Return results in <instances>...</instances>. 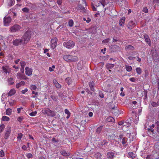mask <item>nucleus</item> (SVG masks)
Wrapping results in <instances>:
<instances>
[{
  "mask_svg": "<svg viewBox=\"0 0 159 159\" xmlns=\"http://www.w3.org/2000/svg\"><path fill=\"white\" fill-rule=\"evenodd\" d=\"M64 60L66 61H77L78 58L77 57L71 56L69 55H66L63 56Z\"/></svg>",
  "mask_w": 159,
  "mask_h": 159,
  "instance_id": "1",
  "label": "nucleus"
},
{
  "mask_svg": "<svg viewBox=\"0 0 159 159\" xmlns=\"http://www.w3.org/2000/svg\"><path fill=\"white\" fill-rule=\"evenodd\" d=\"M30 33L28 32H26L23 35L21 39L23 40V44H26L30 40Z\"/></svg>",
  "mask_w": 159,
  "mask_h": 159,
  "instance_id": "2",
  "label": "nucleus"
},
{
  "mask_svg": "<svg viewBox=\"0 0 159 159\" xmlns=\"http://www.w3.org/2000/svg\"><path fill=\"white\" fill-rule=\"evenodd\" d=\"M63 45L68 49H71L75 45V43L71 40H69L67 42H64Z\"/></svg>",
  "mask_w": 159,
  "mask_h": 159,
  "instance_id": "3",
  "label": "nucleus"
},
{
  "mask_svg": "<svg viewBox=\"0 0 159 159\" xmlns=\"http://www.w3.org/2000/svg\"><path fill=\"white\" fill-rule=\"evenodd\" d=\"M94 3L95 5L97 7L100 6L102 5L103 7H104L108 3L106 2L105 0H99L97 2H94Z\"/></svg>",
  "mask_w": 159,
  "mask_h": 159,
  "instance_id": "4",
  "label": "nucleus"
},
{
  "mask_svg": "<svg viewBox=\"0 0 159 159\" xmlns=\"http://www.w3.org/2000/svg\"><path fill=\"white\" fill-rule=\"evenodd\" d=\"M43 113L49 116H54L55 115L54 112L50 110L48 108L44 109Z\"/></svg>",
  "mask_w": 159,
  "mask_h": 159,
  "instance_id": "5",
  "label": "nucleus"
},
{
  "mask_svg": "<svg viewBox=\"0 0 159 159\" xmlns=\"http://www.w3.org/2000/svg\"><path fill=\"white\" fill-rule=\"evenodd\" d=\"M57 39L56 38H53L51 39V47L52 49H54L57 44Z\"/></svg>",
  "mask_w": 159,
  "mask_h": 159,
  "instance_id": "6",
  "label": "nucleus"
},
{
  "mask_svg": "<svg viewBox=\"0 0 159 159\" xmlns=\"http://www.w3.org/2000/svg\"><path fill=\"white\" fill-rule=\"evenodd\" d=\"M20 27L18 25H15L11 27L10 31L11 32H16L20 30Z\"/></svg>",
  "mask_w": 159,
  "mask_h": 159,
  "instance_id": "7",
  "label": "nucleus"
},
{
  "mask_svg": "<svg viewBox=\"0 0 159 159\" xmlns=\"http://www.w3.org/2000/svg\"><path fill=\"white\" fill-rule=\"evenodd\" d=\"M11 18L10 16H5L4 18V25L6 26L9 25L11 21Z\"/></svg>",
  "mask_w": 159,
  "mask_h": 159,
  "instance_id": "8",
  "label": "nucleus"
},
{
  "mask_svg": "<svg viewBox=\"0 0 159 159\" xmlns=\"http://www.w3.org/2000/svg\"><path fill=\"white\" fill-rule=\"evenodd\" d=\"M23 40L21 39H16L15 40H13V43L14 45L15 46H18L21 45V43L23 44Z\"/></svg>",
  "mask_w": 159,
  "mask_h": 159,
  "instance_id": "9",
  "label": "nucleus"
},
{
  "mask_svg": "<svg viewBox=\"0 0 159 159\" xmlns=\"http://www.w3.org/2000/svg\"><path fill=\"white\" fill-rule=\"evenodd\" d=\"M11 128L10 127H7V130H6L5 134V139H7L9 137V136L11 133Z\"/></svg>",
  "mask_w": 159,
  "mask_h": 159,
  "instance_id": "10",
  "label": "nucleus"
},
{
  "mask_svg": "<svg viewBox=\"0 0 159 159\" xmlns=\"http://www.w3.org/2000/svg\"><path fill=\"white\" fill-rule=\"evenodd\" d=\"M25 73L26 75L28 76H30L32 75L33 72V70L31 68H30L28 67H26L25 68Z\"/></svg>",
  "mask_w": 159,
  "mask_h": 159,
  "instance_id": "11",
  "label": "nucleus"
},
{
  "mask_svg": "<svg viewBox=\"0 0 159 159\" xmlns=\"http://www.w3.org/2000/svg\"><path fill=\"white\" fill-rule=\"evenodd\" d=\"M16 77L18 79L20 80H26L28 79V78L25 77L24 74L20 72H18L17 74Z\"/></svg>",
  "mask_w": 159,
  "mask_h": 159,
  "instance_id": "12",
  "label": "nucleus"
},
{
  "mask_svg": "<svg viewBox=\"0 0 159 159\" xmlns=\"http://www.w3.org/2000/svg\"><path fill=\"white\" fill-rule=\"evenodd\" d=\"M135 26V24L134 21H130L128 24V27L129 29H131Z\"/></svg>",
  "mask_w": 159,
  "mask_h": 159,
  "instance_id": "13",
  "label": "nucleus"
},
{
  "mask_svg": "<svg viewBox=\"0 0 159 159\" xmlns=\"http://www.w3.org/2000/svg\"><path fill=\"white\" fill-rule=\"evenodd\" d=\"M2 70L3 71L6 73H9L11 71L10 69L8 66H4L2 67Z\"/></svg>",
  "mask_w": 159,
  "mask_h": 159,
  "instance_id": "14",
  "label": "nucleus"
},
{
  "mask_svg": "<svg viewBox=\"0 0 159 159\" xmlns=\"http://www.w3.org/2000/svg\"><path fill=\"white\" fill-rule=\"evenodd\" d=\"M125 49L127 51H133L135 49L134 47L131 45H128L125 48Z\"/></svg>",
  "mask_w": 159,
  "mask_h": 159,
  "instance_id": "15",
  "label": "nucleus"
},
{
  "mask_svg": "<svg viewBox=\"0 0 159 159\" xmlns=\"http://www.w3.org/2000/svg\"><path fill=\"white\" fill-rule=\"evenodd\" d=\"M144 38L146 42H147V43L148 44L150 45L151 44V42H150V39L149 38V37L148 36V35L147 34L145 35L144 36Z\"/></svg>",
  "mask_w": 159,
  "mask_h": 159,
  "instance_id": "16",
  "label": "nucleus"
},
{
  "mask_svg": "<svg viewBox=\"0 0 159 159\" xmlns=\"http://www.w3.org/2000/svg\"><path fill=\"white\" fill-rule=\"evenodd\" d=\"M16 90L14 89H12L10 90L8 93V96H11L14 95L16 93Z\"/></svg>",
  "mask_w": 159,
  "mask_h": 159,
  "instance_id": "17",
  "label": "nucleus"
},
{
  "mask_svg": "<svg viewBox=\"0 0 159 159\" xmlns=\"http://www.w3.org/2000/svg\"><path fill=\"white\" fill-rule=\"evenodd\" d=\"M25 82L24 81H21L16 85V87L17 88H19L22 86L24 85L25 84Z\"/></svg>",
  "mask_w": 159,
  "mask_h": 159,
  "instance_id": "18",
  "label": "nucleus"
},
{
  "mask_svg": "<svg viewBox=\"0 0 159 159\" xmlns=\"http://www.w3.org/2000/svg\"><path fill=\"white\" fill-rule=\"evenodd\" d=\"M61 154L64 156H68L70 155L69 152H67L65 150H62L61 152Z\"/></svg>",
  "mask_w": 159,
  "mask_h": 159,
  "instance_id": "19",
  "label": "nucleus"
},
{
  "mask_svg": "<svg viewBox=\"0 0 159 159\" xmlns=\"http://www.w3.org/2000/svg\"><path fill=\"white\" fill-rule=\"evenodd\" d=\"M114 153L110 152L107 153V157H108L110 158H114Z\"/></svg>",
  "mask_w": 159,
  "mask_h": 159,
  "instance_id": "20",
  "label": "nucleus"
},
{
  "mask_svg": "<svg viewBox=\"0 0 159 159\" xmlns=\"http://www.w3.org/2000/svg\"><path fill=\"white\" fill-rule=\"evenodd\" d=\"M125 18L124 17L120 20L119 21L120 25L121 26H123L125 21Z\"/></svg>",
  "mask_w": 159,
  "mask_h": 159,
  "instance_id": "21",
  "label": "nucleus"
},
{
  "mask_svg": "<svg viewBox=\"0 0 159 159\" xmlns=\"http://www.w3.org/2000/svg\"><path fill=\"white\" fill-rule=\"evenodd\" d=\"M12 112V111L11 109L8 108L6 111V114L8 116H10L11 115Z\"/></svg>",
  "mask_w": 159,
  "mask_h": 159,
  "instance_id": "22",
  "label": "nucleus"
},
{
  "mask_svg": "<svg viewBox=\"0 0 159 159\" xmlns=\"http://www.w3.org/2000/svg\"><path fill=\"white\" fill-rule=\"evenodd\" d=\"M106 120L108 122H113L114 121V119L112 117L109 116L106 119Z\"/></svg>",
  "mask_w": 159,
  "mask_h": 159,
  "instance_id": "23",
  "label": "nucleus"
},
{
  "mask_svg": "<svg viewBox=\"0 0 159 159\" xmlns=\"http://www.w3.org/2000/svg\"><path fill=\"white\" fill-rule=\"evenodd\" d=\"M7 2L8 5L10 6H11L13 5L15 3L14 0H7Z\"/></svg>",
  "mask_w": 159,
  "mask_h": 159,
  "instance_id": "24",
  "label": "nucleus"
},
{
  "mask_svg": "<svg viewBox=\"0 0 159 159\" xmlns=\"http://www.w3.org/2000/svg\"><path fill=\"white\" fill-rule=\"evenodd\" d=\"M53 82L57 88H61V85L58 83L56 80H54Z\"/></svg>",
  "mask_w": 159,
  "mask_h": 159,
  "instance_id": "25",
  "label": "nucleus"
},
{
  "mask_svg": "<svg viewBox=\"0 0 159 159\" xmlns=\"http://www.w3.org/2000/svg\"><path fill=\"white\" fill-rule=\"evenodd\" d=\"M89 85L91 90L93 91L94 90V89L93 88V86L94 85V83L93 82H91L89 83Z\"/></svg>",
  "mask_w": 159,
  "mask_h": 159,
  "instance_id": "26",
  "label": "nucleus"
},
{
  "mask_svg": "<svg viewBox=\"0 0 159 159\" xmlns=\"http://www.w3.org/2000/svg\"><path fill=\"white\" fill-rule=\"evenodd\" d=\"M125 68L126 70L128 72H130L132 70V67L127 65H125Z\"/></svg>",
  "mask_w": 159,
  "mask_h": 159,
  "instance_id": "27",
  "label": "nucleus"
},
{
  "mask_svg": "<svg viewBox=\"0 0 159 159\" xmlns=\"http://www.w3.org/2000/svg\"><path fill=\"white\" fill-rule=\"evenodd\" d=\"M10 118L9 117L6 116H3L2 117L1 120L2 121H8L10 120Z\"/></svg>",
  "mask_w": 159,
  "mask_h": 159,
  "instance_id": "28",
  "label": "nucleus"
},
{
  "mask_svg": "<svg viewBox=\"0 0 159 159\" xmlns=\"http://www.w3.org/2000/svg\"><path fill=\"white\" fill-rule=\"evenodd\" d=\"M8 82L9 85H11L14 84L13 79L12 78H10L8 79Z\"/></svg>",
  "mask_w": 159,
  "mask_h": 159,
  "instance_id": "29",
  "label": "nucleus"
},
{
  "mask_svg": "<svg viewBox=\"0 0 159 159\" xmlns=\"http://www.w3.org/2000/svg\"><path fill=\"white\" fill-rule=\"evenodd\" d=\"M128 156L129 157L133 158L135 157L136 155L133 152H129L128 153Z\"/></svg>",
  "mask_w": 159,
  "mask_h": 159,
  "instance_id": "30",
  "label": "nucleus"
},
{
  "mask_svg": "<svg viewBox=\"0 0 159 159\" xmlns=\"http://www.w3.org/2000/svg\"><path fill=\"white\" fill-rule=\"evenodd\" d=\"M135 70L138 74L140 75L142 73V69L140 67L136 68Z\"/></svg>",
  "mask_w": 159,
  "mask_h": 159,
  "instance_id": "31",
  "label": "nucleus"
},
{
  "mask_svg": "<svg viewBox=\"0 0 159 159\" xmlns=\"http://www.w3.org/2000/svg\"><path fill=\"white\" fill-rule=\"evenodd\" d=\"M102 126H101L98 127L96 130V132L98 134L100 133L102 129Z\"/></svg>",
  "mask_w": 159,
  "mask_h": 159,
  "instance_id": "32",
  "label": "nucleus"
},
{
  "mask_svg": "<svg viewBox=\"0 0 159 159\" xmlns=\"http://www.w3.org/2000/svg\"><path fill=\"white\" fill-rule=\"evenodd\" d=\"M5 127V126L4 124H2L0 125V133L3 131Z\"/></svg>",
  "mask_w": 159,
  "mask_h": 159,
  "instance_id": "33",
  "label": "nucleus"
},
{
  "mask_svg": "<svg viewBox=\"0 0 159 159\" xmlns=\"http://www.w3.org/2000/svg\"><path fill=\"white\" fill-rule=\"evenodd\" d=\"M152 105L154 107H157L159 105V102L156 103L155 102H153L151 103Z\"/></svg>",
  "mask_w": 159,
  "mask_h": 159,
  "instance_id": "34",
  "label": "nucleus"
},
{
  "mask_svg": "<svg viewBox=\"0 0 159 159\" xmlns=\"http://www.w3.org/2000/svg\"><path fill=\"white\" fill-rule=\"evenodd\" d=\"M20 64L21 66V67L22 68H24L25 66L26 65V63L23 61H20Z\"/></svg>",
  "mask_w": 159,
  "mask_h": 159,
  "instance_id": "35",
  "label": "nucleus"
},
{
  "mask_svg": "<svg viewBox=\"0 0 159 159\" xmlns=\"http://www.w3.org/2000/svg\"><path fill=\"white\" fill-rule=\"evenodd\" d=\"M23 134L22 133H19L18 134V136L17 137V139L18 140H20L22 138Z\"/></svg>",
  "mask_w": 159,
  "mask_h": 159,
  "instance_id": "36",
  "label": "nucleus"
},
{
  "mask_svg": "<svg viewBox=\"0 0 159 159\" xmlns=\"http://www.w3.org/2000/svg\"><path fill=\"white\" fill-rule=\"evenodd\" d=\"M74 22L72 20H70L68 22V25L69 26L72 27L73 25Z\"/></svg>",
  "mask_w": 159,
  "mask_h": 159,
  "instance_id": "37",
  "label": "nucleus"
},
{
  "mask_svg": "<svg viewBox=\"0 0 159 159\" xmlns=\"http://www.w3.org/2000/svg\"><path fill=\"white\" fill-rule=\"evenodd\" d=\"M37 113V112L36 111H34V112H32L29 114L31 116H35Z\"/></svg>",
  "mask_w": 159,
  "mask_h": 159,
  "instance_id": "38",
  "label": "nucleus"
},
{
  "mask_svg": "<svg viewBox=\"0 0 159 159\" xmlns=\"http://www.w3.org/2000/svg\"><path fill=\"white\" fill-rule=\"evenodd\" d=\"M126 141L127 140L126 138H123L122 141V144L124 145H125V144H126Z\"/></svg>",
  "mask_w": 159,
  "mask_h": 159,
  "instance_id": "39",
  "label": "nucleus"
},
{
  "mask_svg": "<svg viewBox=\"0 0 159 159\" xmlns=\"http://www.w3.org/2000/svg\"><path fill=\"white\" fill-rule=\"evenodd\" d=\"M30 89L31 90H35L37 89L36 86L32 84L30 85Z\"/></svg>",
  "mask_w": 159,
  "mask_h": 159,
  "instance_id": "40",
  "label": "nucleus"
},
{
  "mask_svg": "<svg viewBox=\"0 0 159 159\" xmlns=\"http://www.w3.org/2000/svg\"><path fill=\"white\" fill-rule=\"evenodd\" d=\"M66 81L67 84L69 85L71 82V80L70 78H68L66 79Z\"/></svg>",
  "mask_w": 159,
  "mask_h": 159,
  "instance_id": "41",
  "label": "nucleus"
},
{
  "mask_svg": "<svg viewBox=\"0 0 159 159\" xmlns=\"http://www.w3.org/2000/svg\"><path fill=\"white\" fill-rule=\"evenodd\" d=\"M101 156V154L99 152L97 153H96L95 155V157H96L97 159L100 158Z\"/></svg>",
  "mask_w": 159,
  "mask_h": 159,
  "instance_id": "42",
  "label": "nucleus"
},
{
  "mask_svg": "<svg viewBox=\"0 0 159 159\" xmlns=\"http://www.w3.org/2000/svg\"><path fill=\"white\" fill-rule=\"evenodd\" d=\"M114 66V64H108L107 65V67L110 69H111L113 68Z\"/></svg>",
  "mask_w": 159,
  "mask_h": 159,
  "instance_id": "43",
  "label": "nucleus"
},
{
  "mask_svg": "<svg viewBox=\"0 0 159 159\" xmlns=\"http://www.w3.org/2000/svg\"><path fill=\"white\" fill-rule=\"evenodd\" d=\"M55 67L54 65H53L52 67H50L49 69V70L50 71H53L54 70L53 69H54Z\"/></svg>",
  "mask_w": 159,
  "mask_h": 159,
  "instance_id": "44",
  "label": "nucleus"
},
{
  "mask_svg": "<svg viewBox=\"0 0 159 159\" xmlns=\"http://www.w3.org/2000/svg\"><path fill=\"white\" fill-rule=\"evenodd\" d=\"M143 12H145V13H148V9L146 7H145L143 8Z\"/></svg>",
  "mask_w": 159,
  "mask_h": 159,
  "instance_id": "45",
  "label": "nucleus"
},
{
  "mask_svg": "<svg viewBox=\"0 0 159 159\" xmlns=\"http://www.w3.org/2000/svg\"><path fill=\"white\" fill-rule=\"evenodd\" d=\"M79 8H80V9L83 12H85V9L84 7H83L81 6H79Z\"/></svg>",
  "mask_w": 159,
  "mask_h": 159,
  "instance_id": "46",
  "label": "nucleus"
},
{
  "mask_svg": "<svg viewBox=\"0 0 159 159\" xmlns=\"http://www.w3.org/2000/svg\"><path fill=\"white\" fill-rule=\"evenodd\" d=\"M110 39H106L102 41L103 43H107L109 42Z\"/></svg>",
  "mask_w": 159,
  "mask_h": 159,
  "instance_id": "47",
  "label": "nucleus"
},
{
  "mask_svg": "<svg viewBox=\"0 0 159 159\" xmlns=\"http://www.w3.org/2000/svg\"><path fill=\"white\" fill-rule=\"evenodd\" d=\"M129 80L131 81L134 82H135L136 79L134 77H132L130 78Z\"/></svg>",
  "mask_w": 159,
  "mask_h": 159,
  "instance_id": "48",
  "label": "nucleus"
},
{
  "mask_svg": "<svg viewBox=\"0 0 159 159\" xmlns=\"http://www.w3.org/2000/svg\"><path fill=\"white\" fill-rule=\"evenodd\" d=\"M125 123L126 122H124L122 121H120L118 123V124L120 125H123V126H124L125 125Z\"/></svg>",
  "mask_w": 159,
  "mask_h": 159,
  "instance_id": "49",
  "label": "nucleus"
},
{
  "mask_svg": "<svg viewBox=\"0 0 159 159\" xmlns=\"http://www.w3.org/2000/svg\"><path fill=\"white\" fill-rule=\"evenodd\" d=\"M99 96L101 98H103L104 97V95L102 92H99Z\"/></svg>",
  "mask_w": 159,
  "mask_h": 159,
  "instance_id": "50",
  "label": "nucleus"
},
{
  "mask_svg": "<svg viewBox=\"0 0 159 159\" xmlns=\"http://www.w3.org/2000/svg\"><path fill=\"white\" fill-rule=\"evenodd\" d=\"M4 156V153L3 150H1L0 151V156L2 157Z\"/></svg>",
  "mask_w": 159,
  "mask_h": 159,
  "instance_id": "51",
  "label": "nucleus"
},
{
  "mask_svg": "<svg viewBox=\"0 0 159 159\" xmlns=\"http://www.w3.org/2000/svg\"><path fill=\"white\" fill-rule=\"evenodd\" d=\"M28 91V89L26 88L25 89L21 91V93L22 94H25V93L27 92Z\"/></svg>",
  "mask_w": 159,
  "mask_h": 159,
  "instance_id": "52",
  "label": "nucleus"
},
{
  "mask_svg": "<svg viewBox=\"0 0 159 159\" xmlns=\"http://www.w3.org/2000/svg\"><path fill=\"white\" fill-rule=\"evenodd\" d=\"M148 130L150 131L152 133H153L154 132V130L153 128H151V126H150L149 128H148Z\"/></svg>",
  "mask_w": 159,
  "mask_h": 159,
  "instance_id": "53",
  "label": "nucleus"
},
{
  "mask_svg": "<svg viewBox=\"0 0 159 159\" xmlns=\"http://www.w3.org/2000/svg\"><path fill=\"white\" fill-rule=\"evenodd\" d=\"M32 154H31V153H28V154H27L26 155V157L29 158H32Z\"/></svg>",
  "mask_w": 159,
  "mask_h": 159,
  "instance_id": "54",
  "label": "nucleus"
},
{
  "mask_svg": "<svg viewBox=\"0 0 159 159\" xmlns=\"http://www.w3.org/2000/svg\"><path fill=\"white\" fill-rule=\"evenodd\" d=\"M65 113L66 114H67V115L70 114V112L67 109H65Z\"/></svg>",
  "mask_w": 159,
  "mask_h": 159,
  "instance_id": "55",
  "label": "nucleus"
},
{
  "mask_svg": "<svg viewBox=\"0 0 159 159\" xmlns=\"http://www.w3.org/2000/svg\"><path fill=\"white\" fill-rule=\"evenodd\" d=\"M23 119V117H20L18 118L17 120L18 121L20 122Z\"/></svg>",
  "mask_w": 159,
  "mask_h": 159,
  "instance_id": "56",
  "label": "nucleus"
},
{
  "mask_svg": "<svg viewBox=\"0 0 159 159\" xmlns=\"http://www.w3.org/2000/svg\"><path fill=\"white\" fill-rule=\"evenodd\" d=\"M23 109L22 107H21L19 108H18L17 109V112L18 113H19L20 112L21 110Z\"/></svg>",
  "mask_w": 159,
  "mask_h": 159,
  "instance_id": "57",
  "label": "nucleus"
},
{
  "mask_svg": "<svg viewBox=\"0 0 159 159\" xmlns=\"http://www.w3.org/2000/svg\"><path fill=\"white\" fill-rule=\"evenodd\" d=\"M22 10L23 11L27 12L28 11V9L27 8H24L22 9Z\"/></svg>",
  "mask_w": 159,
  "mask_h": 159,
  "instance_id": "58",
  "label": "nucleus"
},
{
  "mask_svg": "<svg viewBox=\"0 0 159 159\" xmlns=\"http://www.w3.org/2000/svg\"><path fill=\"white\" fill-rule=\"evenodd\" d=\"M91 6H92L93 10V11H96V9L95 7L93 6V3H92L91 4Z\"/></svg>",
  "mask_w": 159,
  "mask_h": 159,
  "instance_id": "59",
  "label": "nucleus"
},
{
  "mask_svg": "<svg viewBox=\"0 0 159 159\" xmlns=\"http://www.w3.org/2000/svg\"><path fill=\"white\" fill-rule=\"evenodd\" d=\"M135 58V57H128V59L130 60H133Z\"/></svg>",
  "mask_w": 159,
  "mask_h": 159,
  "instance_id": "60",
  "label": "nucleus"
},
{
  "mask_svg": "<svg viewBox=\"0 0 159 159\" xmlns=\"http://www.w3.org/2000/svg\"><path fill=\"white\" fill-rule=\"evenodd\" d=\"M91 21V19L89 18H87V20H86V22L87 23H89Z\"/></svg>",
  "mask_w": 159,
  "mask_h": 159,
  "instance_id": "61",
  "label": "nucleus"
},
{
  "mask_svg": "<svg viewBox=\"0 0 159 159\" xmlns=\"http://www.w3.org/2000/svg\"><path fill=\"white\" fill-rule=\"evenodd\" d=\"M57 2L58 5H60L61 3V0H57Z\"/></svg>",
  "mask_w": 159,
  "mask_h": 159,
  "instance_id": "62",
  "label": "nucleus"
},
{
  "mask_svg": "<svg viewBox=\"0 0 159 159\" xmlns=\"http://www.w3.org/2000/svg\"><path fill=\"white\" fill-rule=\"evenodd\" d=\"M22 148L23 149L25 150L27 149V147L25 145H23L22 147Z\"/></svg>",
  "mask_w": 159,
  "mask_h": 159,
  "instance_id": "63",
  "label": "nucleus"
},
{
  "mask_svg": "<svg viewBox=\"0 0 159 159\" xmlns=\"http://www.w3.org/2000/svg\"><path fill=\"white\" fill-rule=\"evenodd\" d=\"M147 159H152L151 158V156L150 155H148L147 156Z\"/></svg>",
  "mask_w": 159,
  "mask_h": 159,
  "instance_id": "64",
  "label": "nucleus"
}]
</instances>
